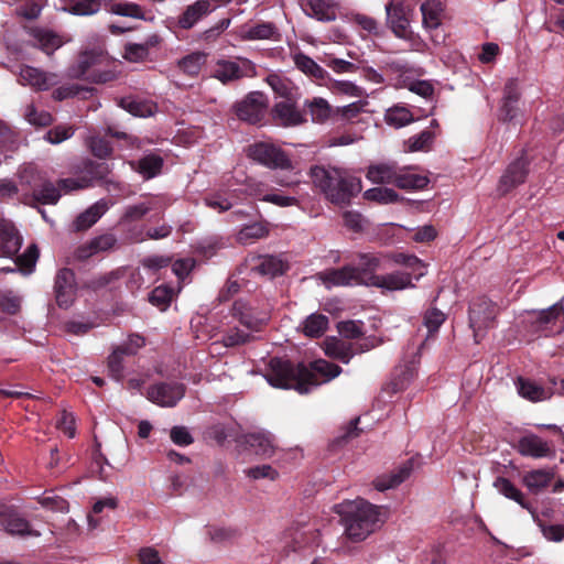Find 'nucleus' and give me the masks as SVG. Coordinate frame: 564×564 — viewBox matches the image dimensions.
<instances>
[{
  "instance_id": "3c124183",
  "label": "nucleus",
  "mask_w": 564,
  "mask_h": 564,
  "mask_svg": "<svg viewBox=\"0 0 564 564\" xmlns=\"http://www.w3.org/2000/svg\"><path fill=\"white\" fill-rule=\"evenodd\" d=\"M31 34L36 41V45L46 54H52L62 45L59 36L52 31L33 29Z\"/></svg>"
},
{
  "instance_id": "4468645a",
  "label": "nucleus",
  "mask_w": 564,
  "mask_h": 564,
  "mask_svg": "<svg viewBox=\"0 0 564 564\" xmlns=\"http://www.w3.org/2000/svg\"><path fill=\"white\" fill-rule=\"evenodd\" d=\"M83 176L77 181L73 178L59 180V186L65 189H78L89 187L94 181H104L110 173V167L105 162L85 160L83 162Z\"/></svg>"
},
{
  "instance_id": "052dcab7",
  "label": "nucleus",
  "mask_w": 564,
  "mask_h": 564,
  "mask_svg": "<svg viewBox=\"0 0 564 564\" xmlns=\"http://www.w3.org/2000/svg\"><path fill=\"white\" fill-rule=\"evenodd\" d=\"M384 118L386 122L394 128H401L414 121L412 112L404 107L389 109Z\"/></svg>"
},
{
  "instance_id": "e2e57ef3",
  "label": "nucleus",
  "mask_w": 564,
  "mask_h": 564,
  "mask_svg": "<svg viewBox=\"0 0 564 564\" xmlns=\"http://www.w3.org/2000/svg\"><path fill=\"white\" fill-rule=\"evenodd\" d=\"M151 209L152 206L144 202L134 205H129L126 207L119 224L123 226L133 221L141 220Z\"/></svg>"
},
{
  "instance_id": "338daca9",
  "label": "nucleus",
  "mask_w": 564,
  "mask_h": 564,
  "mask_svg": "<svg viewBox=\"0 0 564 564\" xmlns=\"http://www.w3.org/2000/svg\"><path fill=\"white\" fill-rule=\"evenodd\" d=\"M352 22L370 35L379 36L382 33L378 21L375 18L369 17L367 14H362V13L354 14Z\"/></svg>"
},
{
  "instance_id": "58836bf2",
  "label": "nucleus",
  "mask_w": 564,
  "mask_h": 564,
  "mask_svg": "<svg viewBox=\"0 0 564 564\" xmlns=\"http://www.w3.org/2000/svg\"><path fill=\"white\" fill-rule=\"evenodd\" d=\"M304 107L308 110L312 121L316 123H324L330 118H335V109L328 101L321 97L307 99Z\"/></svg>"
},
{
  "instance_id": "8fccbe9b",
  "label": "nucleus",
  "mask_w": 564,
  "mask_h": 564,
  "mask_svg": "<svg viewBox=\"0 0 564 564\" xmlns=\"http://www.w3.org/2000/svg\"><path fill=\"white\" fill-rule=\"evenodd\" d=\"M497 490L506 498L514 500L522 508L531 510L530 503L527 502L523 494L508 478L498 477L495 481Z\"/></svg>"
},
{
  "instance_id": "b1692460",
  "label": "nucleus",
  "mask_w": 564,
  "mask_h": 564,
  "mask_svg": "<svg viewBox=\"0 0 564 564\" xmlns=\"http://www.w3.org/2000/svg\"><path fill=\"white\" fill-rule=\"evenodd\" d=\"M215 10L209 0H197L193 4L186 7L177 19V26L182 30H191L203 18L207 17Z\"/></svg>"
},
{
  "instance_id": "864d4df0",
  "label": "nucleus",
  "mask_w": 564,
  "mask_h": 564,
  "mask_svg": "<svg viewBox=\"0 0 564 564\" xmlns=\"http://www.w3.org/2000/svg\"><path fill=\"white\" fill-rule=\"evenodd\" d=\"M120 107L135 117H150L154 113V105L131 97L121 98L119 102Z\"/></svg>"
},
{
  "instance_id": "603ef678",
  "label": "nucleus",
  "mask_w": 564,
  "mask_h": 564,
  "mask_svg": "<svg viewBox=\"0 0 564 564\" xmlns=\"http://www.w3.org/2000/svg\"><path fill=\"white\" fill-rule=\"evenodd\" d=\"M364 198L380 205L394 204L403 198L392 188L372 187L364 193Z\"/></svg>"
},
{
  "instance_id": "bf43d9fd",
  "label": "nucleus",
  "mask_w": 564,
  "mask_h": 564,
  "mask_svg": "<svg viewBox=\"0 0 564 564\" xmlns=\"http://www.w3.org/2000/svg\"><path fill=\"white\" fill-rule=\"evenodd\" d=\"M174 296V291L167 285H159L149 294V302L161 311L167 310Z\"/></svg>"
},
{
  "instance_id": "423d86ee",
  "label": "nucleus",
  "mask_w": 564,
  "mask_h": 564,
  "mask_svg": "<svg viewBox=\"0 0 564 564\" xmlns=\"http://www.w3.org/2000/svg\"><path fill=\"white\" fill-rule=\"evenodd\" d=\"M498 314L497 305L486 296H477L469 303L468 323L474 332L476 343L482 337V332L492 327Z\"/></svg>"
},
{
  "instance_id": "79ce46f5",
  "label": "nucleus",
  "mask_w": 564,
  "mask_h": 564,
  "mask_svg": "<svg viewBox=\"0 0 564 564\" xmlns=\"http://www.w3.org/2000/svg\"><path fill=\"white\" fill-rule=\"evenodd\" d=\"M126 356H133V349L129 347L117 346L108 357V372L109 376L116 381H121L123 379V358Z\"/></svg>"
},
{
  "instance_id": "0e129e2a",
  "label": "nucleus",
  "mask_w": 564,
  "mask_h": 564,
  "mask_svg": "<svg viewBox=\"0 0 564 564\" xmlns=\"http://www.w3.org/2000/svg\"><path fill=\"white\" fill-rule=\"evenodd\" d=\"M445 314L438 308L432 307L424 313L423 324L427 328L429 337H433L445 322Z\"/></svg>"
},
{
  "instance_id": "39448f33",
  "label": "nucleus",
  "mask_w": 564,
  "mask_h": 564,
  "mask_svg": "<svg viewBox=\"0 0 564 564\" xmlns=\"http://www.w3.org/2000/svg\"><path fill=\"white\" fill-rule=\"evenodd\" d=\"M107 62L106 54L101 50L84 51L79 54L76 65L72 68L73 76L90 80L93 83H107L112 79L110 72L100 70V66Z\"/></svg>"
},
{
  "instance_id": "13d9d810",
  "label": "nucleus",
  "mask_w": 564,
  "mask_h": 564,
  "mask_svg": "<svg viewBox=\"0 0 564 564\" xmlns=\"http://www.w3.org/2000/svg\"><path fill=\"white\" fill-rule=\"evenodd\" d=\"M251 333H247L238 327L229 328L221 337L220 343L228 348L241 346L254 340Z\"/></svg>"
},
{
  "instance_id": "e433bc0d",
  "label": "nucleus",
  "mask_w": 564,
  "mask_h": 564,
  "mask_svg": "<svg viewBox=\"0 0 564 564\" xmlns=\"http://www.w3.org/2000/svg\"><path fill=\"white\" fill-rule=\"evenodd\" d=\"M554 471L552 469H534L523 475L524 486L533 494H539L547 488L554 479Z\"/></svg>"
},
{
  "instance_id": "5701e85b",
  "label": "nucleus",
  "mask_w": 564,
  "mask_h": 564,
  "mask_svg": "<svg viewBox=\"0 0 564 564\" xmlns=\"http://www.w3.org/2000/svg\"><path fill=\"white\" fill-rule=\"evenodd\" d=\"M117 241V237L113 234L106 232L90 239L84 245H80L75 250V258L84 261L99 252L112 250L116 247Z\"/></svg>"
},
{
  "instance_id": "4d7b16f0",
  "label": "nucleus",
  "mask_w": 564,
  "mask_h": 564,
  "mask_svg": "<svg viewBox=\"0 0 564 564\" xmlns=\"http://www.w3.org/2000/svg\"><path fill=\"white\" fill-rule=\"evenodd\" d=\"M238 189L229 192H218L205 198V203L208 207L218 210L219 213L229 210L232 207L230 197H238Z\"/></svg>"
},
{
  "instance_id": "a211bd4d",
  "label": "nucleus",
  "mask_w": 564,
  "mask_h": 564,
  "mask_svg": "<svg viewBox=\"0 0 564 564\" xmlns=\"http://www.w3.org/2000/svg\"><path fill=\"white\" fill-rule=\"evenodd\" d=\"M0 524L10 535L40 536V532L33 530L30 522L12 508H4L0 511Z\"/></svg>"
},
{
  "instance_id": "2eb2a0df",
  "label": "nucleus",
  "mask_w": 564,
  "mask_h": 564,
  "mask_svg": "<svg viewBox=\"0 0 564 564\" xmlns=\"http://www.w3.org/2000/svg\"><path fill=\"white\" fill-rule=\"evenodd\" d=\"M231 315L237 318L242 326L251 332L262 330L270 319L269 311H258L242 300L234 302Z\"/></svg>"
},
{
  "instance_id": "6ab92c4d",
  "label": "nucleus",
  "mask_w": 564,
  "mask_h": 564,
  "mask_svg": "<svg viewBox=\"0 0 564 564\" xmlns=\"http://www.w3.org/2000/svg\"><path fill=\"white\" fill-rule=\"evenodd\" d=\"M520 99V90L518 80L510 78L503 87V97L498 112V119L502 122H513L519 115L518 102Z\"/></svg>"
},
{
  "instance_id": "a19ab883",
  "label": "nucleus",
  "mask_w": 564,
  "mask_h": 564,
  "mask_svg": "<svg viewBox=\"0 0 564 564\" xmlns=\"http://www.w3.org/2000/svg\"><path fill=\"white\" fill-rule=\"evenodd\" d=\"M437 135V132L431 130V129H424L420 133L414 134L410 137L408 140L404 141L403 148L404 152L412 153V152H426L432 149V145L435 141V138Z\"/></svg>"
},
{
  "instance_id": "9d476101",
  "label": "nucleus",
  "mask_w": 564,
  "mask_h": 564,
  "mask_svg": "<svg viewBox=\"0 0 564 564\" xmlns=\"http://www.w3.org/2000/svg\"><path fill=\"white\" fill-rule=\"evenodd\" d=\"M564 308L561 303H556L546 310L532 315L530 321L531 329L541 336L551 337L561 334L564 329L562 319Z\"/></svg>"
},
{
  "instance_id": "f3484780",
  "label": "nucleus",
  "mask_w": 564,
  "mask_h": 564,
  "mask_svg": "<svg viewBox=\"0 0 564 564\" xmlns=\"http://www.w3.org/2000/svg\"><path fill=\"white\" fill-rule=\"evenodd\" d=\"M318 279L326 286H348L354 284H362L364 278L360 270L354 265H344L341 268L326 269L318 273Z\"/></svg>"
},
{
  "instance_id": "dca6fc26",
  "label": "nucleus",
  "mask_w": 564,
  "mask_h": 564,
  "mask_svg": "<svg viewBox=\"0 0 564 564\" xmlns=\"http://www.w3.org/2000/svg\"><path fill=\"white\" fill-rule=\"evenodd\" d=\"M422 13L423 28L431 33V39L435 44H441L445 40V35L440 36L437 32L442 25L445 4L441 0H425L420 7Z\"/></svg>"
},
{
  "instance_id": "7ed1b4c3",
  "label": "nucleus",
  "mask_w": 564,
  "mask_h": 564,
  "mask_svg": "<svg viewBox=\"0 0 564 564\" xmlns=\"http://www.w3.org/2000/svg\"><path fill=\"white\" fill-rule=\"evenodd\" d=\"M338 512L343 517L345 533L351 541L365 540L378 527L379 508L364 499L341 505Z\"/></svg>"
},
{
  "instance_id": "473e14b6",
  "label": "nucleus",
  "mask_w": 564,
  "mask_h": 564,
  "mask_svg": "<svg viewBox=\"0 0 564 564\" xmlns=\"http://www.w3.org/2000/svg\"><path fill=\"white\" fill-rule=\"evenodd\" d=\"M289 269L288 262H285L279 256L263 254L258 257V261L254 264V270L260 274L274 278L282 275Z\"/></svg>"
},
{
  "instance_id": "aec40b11",
  "label": "nucleus",
  "mask_w": 564,
  "mask_h": 564,
  "mask_svg": "<svg viewBox=\"0 0 564 564\" xmlns=\"http://www.w3.org/2000/svg\"><path fill=\"white\" fill-rule=\"evenodd\" d=\"M61 191L69 192L70 189L62 188L59 182L56 186L51 181L40 178V182L32 185V195L25 197L24 203L30 206L35 204L55 205L61 198Z\"/></svg>"
},
{
  "instance_id": "cd10ccee",
  "label": "nucleus",
  "mask_w": 564,
  "mask_h": 564,
  "mask_svg": "<svg viewBox=\"0 0 564 564\" xmlns=\"http://www.w3.org/2000/svg\"><path fill=\"white\" fill-rule=\"evenodd\" d=\"M241 37L243 40H272L279 41V29L273 22L258 21L251 24H246L241 30Z\"/></svg>"
},
{
  "instance_id": "6e6d98bb",
  "label": "nucleus",
  "mask_w": 564,
  "mask_h": 564,
  "mask_svg": "<svg viewBox=\"0 0 564 564\" xmlns=\"http://www.w3.org/2000/svg\"><path fill=\"white\" fill-rule=\"evenodd\" d=\"M267 83L269 84V86L272 88L276 96L288 100H292L294 87L291 80L278 74H270L267 77Z\"/></svg>"
},
{
  "instance_id": "de8ad7c7",
  "label": "nucleus",
  "mask_w": 564,
  "mask_h": 564,
  "mask_svg": "<svg viewBox=\"0 0 564 564\" xmlns=\"http://www.w3.org/2000/svg\"><path fill=\"white\" fill-rule=\"evenodd\" d=\"M304 10L319 21H333L336 18L334 7L327 0H307Z\"/></svg>"
},
{
  "instance_id": "a878e982",
  "label": "nucleus",
  "mask_w": 564,
  "mask_h": 564,
  "mask_svg": "<svg viewBox=\"0 0 564 564\" xmlns=\"http://www.w3.org/2000/svg\"><path fill=\"white\" fill-rule=\"evenodd\" d=\"M413 471V459H408L393 469L390 474L379 476L375 479L373 485L378 491H384L395 488L406 480Z\"/></svg>"
},
{
  "instance_id": "c9c22d12",
  "label": "nucleus",
  "mask_w": 564,
  "mask_h": 564,
  "mask_svg": "<svg viewBox=\"0 0 564 564\" xmlns=\"http://www.w3.org/2000/svg\"><path fill=\"white\" fill-rule=\"evenodd\" d=\"M369 284L387 290H402L411 285V275L404 272H393L386 275H371Z\"/></svg>"
},
{
  "instance_id": "ea45409f",
  "label": "nucleus",
  "mask_w": 564,
  "mask_h": 564,
  "mask_svg": "<svg viewBox=\"0 0 564 564\" xmlns=\"http://www.w3.org/2000/svg\"><path fill=\"white\" fill-rule=\"evenodd\" d=\"M516 384L518 393L531 402L544 401L551 397L546 389L530 379L520 377Z\"/></svg>"
},
{
  "instance_id": "69168bd1",
  "label": "nucleus",
  "mask_w": 564,
  "mask_h": 564,
  "mask_svg": "<svg viewBox=\"0 0 564 564\" xmlns=\"http://www.w3.org/2000/svg\"><path fill=\"white\" fill-rule=\"evenodd\" d=\"M365 323L362 321H343L337 324V330L344 338L357 339L364 336Z\"/></svg>"
},
{
  "instance_id": "393cba45",
  "label": "nucleus",
  "mask_w": 564,
  "mask_h": 564,
  "mask_svg": "<svg viewBox=\"0 0 564 564\" xmlns=\"http://www.w3.org/2000/svg\"><path fill=\"white\" fill-rule=\"evenodd\" d=\"M22 238L15 227L0 218V257L11 258L21 248Z\"/></svg>"
},
{
  "instance_id": "774afa93",
  "label": "nucleus",
  "mask_w": 564,
  "mask_h": 564,
  "mask_svg": "<svg viewBox=\"0 0 564 564\" xmlns=\"http://www.w3.org/2000/svg\"><path fill=\"white\" fill-rule=\"evenodd\" d=\"M21 308V299L12 291L0 293V311L9 315H15Z\"/></svg>"
},
{
  "instance_id": "680f3d73",
  "label": "nucleus",
  "mask_w": 564,
  "mask_h": 564,
  "mask_svg": "<svg viewBox=\"0 0 564 564\" xmlns=\"http://www.w3.org/2000/svg\"><path fill=\"white\" fill-rule=\"evenodd\" d=\"M40 250L36 245H31L26 250L17 257L15 264L24 273H31L39 259Z\"/></svg>"
},
{
  "instance_id": "72a5a7b5",
  "label": "nucleus",
  "mask_w": 564,
  "mask_h": 564,
  "mask_svg": "<svg viewBox=\"0 0 564 564\" xmlns=\"http://www.w3.org/2000/svg\"><path fill=\"white\" fill-rule=\"evenodd\" d=\"M19 82L23 85H30L36 90H46L54 84L52 82V76L28 65L21 67Z\"/></svg>"
},
{
  "instance_id": "49530a36",
  "label": "nucleus",
  "mask_w": 564,
  "mask_h": 564,
  "mask_svg": "<svg viewBox=\"0 0 564 564\" xmlns=\"http://www.w3.org/2000/svg\"><path fill=\"white\" fill-rule=\"evenodd\" d=\"M329 319L323 314H311L302 323V330L305 336L311 338L322 337L327 330Z\"/></svg>"
},
{
  "instance_id": "c03bdc74",
  "label": "nucleus",
  "mask_w": 564,
  "mask_h": 564,
  "mask_svg": "<svg viewBox=\"0 0 564 564\" xmlns=\"http://www.w3.org/2000/svg\"><path fill=\"white\" fill-rule=\"evenodd\" d=\"M294 63L301 72L318 82L325 80L328 76V73L323 67L303 53L294 55Z\"/></svg>"
},
{
  "instance_id": "412c9836",
  "label": "nucleus",
  "mask_w": 564,
  "mask_h": 564,
  "mask_svg": "<svg viewBox=\"0 0 564 564\" xmlns=\"http://www.w3.org/2000/svg\"><path fill=\"white\" fill-rule=\"evenodd\" d=\"M514 448L520 455L535 459L551 457L554 454L551 445L533 433L521 436Z\"/></svg>"
},
{
  "instance_id": "9b49d317",
  "label": "nucleus",
  "mask_w": 564,
  "mask_h": 564,
  "mask_svg": "<svg viewBox=\"0 0 564 564\" xmlns=\"http://www.w3.org/2000/svg\"><path fill=\"white\" fill-rule=\"evenodd\" d=\"M268 97L261 91L249 93L241 101L234 106L239 120L250 124L261 123L268 109Z\"/></svg>"
},
{
  "instance_id": "f257e3e1",
  "label": "nucleus",
  "mask_w": 564,
  "mask_h": 564,
  "mask_svg": "<svg viewBox=\"0 0 564 564\" xmlns=\"http://www.w3.org/2000/svg\"><path fill=\"white\" fill-rule=\"evenodd\" d=\"M343 369L325 359H317L308 365L294 364L289 359L273 357L270 359L265 379L274 388L294 389L301 394L313 388L329 382L341 373Z\"/></svg>"
},
{
  "instance_id": "c756f323",
  "label": "nucleus",
  "mask_w": 564,
  "mask_h": 564,
  "mask_svg": "<svg viewBox=\"0 0 564 564\" xmlns=\"http://www.w3.org/2000/svg\"><path fill=\"white\" fill-rule=\"evenodd\" d=\"M129 164L144 180H151L161 173L164 160L159 154L150 153L137 161H130Z\"/></svg>"
},
{
  "instance_id": "f8f14e48",
  "label": "nucleus",
  "mask_w": 564,
  "mask_h": 564,
  "mask_svg": "<svg viewBox=\"0 0 564 564\" xmlns=\"http://www.w3.org/2000/svg\"><path fill=\"white\" fill-rule=\"evenodd\" d=\"M53 289L56 305L62 310L69 308L77 297L75 272L69 268L59 269L55 275Z\"/></svg>"
},
{
  "instance_id": "bb28decb",
  "label": "nucleus",
  "mask_w": 564,
  "mask_h": 564,
  "mask_svg": "<svg viewBox=\"0 0 564 564\" xmlns=\"http://www.w3.org/2000/svg\"><path fill=\"white\" fill-rule=\"evenodd\" d=\"M237 443L251 448L256 455L270 457L274 453V445L271 436L265 433H248L237 438Z\"/></svg>"
},
{
  "instance_id": "4be33fe9",
  "label": "nucleus",
  "mask_w": 564,
  "mask_h": 564,
  "mask_svg": "<svg viewBox=\"0 0 564 564\" xmlns=\"http://www.w3.org/2000/svg\"><path fill=\"white\" fill-rule=\"evenodd\" d=\"M271 116L274 123L282 127H294L306 122L295 104L288 99L276 102L271 110Z\"/></svg>"
},
{
  "instance_id": "09e8293b",
  "label": "nucleus",
  "mask_w": 564,
  "mask_h": 564,
  "mask_svg": "<svg viewBox=\"0 0 564 564\" xmlns=\"http://www.w3.org/2000/svg\"><path fill=\"white\" fill-rule=\"evenodd\" d=\"M172 232V226L167 224H163L159 227L149 228L145 234H143L142 229H138L137 227H133L130 229V234L128 235V238L130 241L133 242H141L145 239H152V240H160L169 237Z\"/></svg>"
},
{
  "instance_id": "7c9ffc66",
  "label": "nucleus",
  "mask_w": 564,
  "mask_h": 564,
  "mask_svg": "<svg viewBox=\"0 0 564 564\" xmlns=\"http://www.w3.org/2000/svg\"><path fill=\"white\" fill-rule=\"evenodd\" d=\"M108 204L104 199L96 202L85 212L80 213L73 223L75 231H85L93 227L107 212Z\"/></svg>"
},
{
  "instance_id": "1a4fd4ad",
  "label": "nucleus",
  "mask_w": 564,
  "mask_h": 564,
  "mask_svg": "<svg viewBox=\"0 0 564 564\" xmlns=\"http://www.w3.org/2000/svg\"><path fill=\"white\" fill-rule=\"evenodd\" d=\"M185 393L186 386L182 382L160 381L148 388L145 398L161 408H174Z\"/></svg>"
},
{
  "instance_id": "5fc2aeb1",
  "label": "nucleus",
  "mask_w": 564,
  "mask_h": 564,
  "mask_svg": "<svg viewBox=\"0 0 564 564\" xmlns=\"http://www.w3.org/2000/svg\"><path fill=\"white\" fill-rule=\"evenodd\" d=\"M207 61V54L204 52H194L184 56L178 62L180 69L191 77H195L199 74L202 66Z\"/></svg>"
},
{
  "instance_id": "37998d69",
  "label": "nucleus",
  "mask_w": 564,
  "mask_h": 564,
  "mask_svg": "<svg viewBox=\"0 0 564 564\" xmlns=\"http://www.w3.org/2000/svg\"><path fill=\"white\" fill-rule=\"evenodd\" d=\"M105 8L108 12L121 17L144 20V11L141 6L128 1L106 0Z\"/></svg>"
},
{
  "instance_id": "ddd939ff",
  "label": "nucleus",
  "mask_w": 564,
  "mask_h": 564,
  "mask_svg": "<svg viewBox=\"0 0 564 564\" xmlns=\"http://www.w3.org/2000/svg\"><path fill=\"white\" fill-rule=\"evenodd\" d=\"M530 160L523 150L521 155L509 163L501 175L497 191L500 195H507L517 186L523 184L529 174Z\"/></svg>"
},
{
  "instance_id": "0eeeda50",
  "label": "nucleus",
  "mask_w": 564,
  "mask_h": 564,
  "mask_svg": "<svg viewBox=\"0 0 564 564\" xmlns=\"http://www.w3.org/2000/svg\"><path fill=\"white\" fill-rule=\"evenodd\" d=\"M413 9L403 0H390L386 4V22L395 37L412 40L414 36L410 28Z\"/></svg>"
},
{
  "instance_id": "c85d7f7f",
  "label": "nucleus",
  "mask_w": 564,
  "mask_h": 564,
  "mask_svg": "<svg viewBox=\"0 0 564 564\" xmlns=\"http://www.w3.org/2000/svg\"><path fill=\"white\" fill-rule=\"evenodd\" d=\"M413 170L414 166H400L394 186L405 191L424 189L430 183L429 177L414 173Z\"/></svg>"
},
{
  "instance_id": "6e6552de",
  "label": "nucleus",
  "mask_w": 564,
  "mask_h": 564,
  "mask_svg": "<svg viewBox=\"0 0 564 564\" xmlns=\"http://www.w3.org/2000/svg\"><path fill=\"white\" fill-rule=\"evenodd\" d=\"M256 74L254 64L245 57L217 59L212 72V76L225 85L245 77H253Z\"/></svg>"
},
{
  "instance_id": "2f4dec72",
  "label": "nucleus",
  "mask_w": 564,
  "mask_h": 564,
  "mask_svg": "<svg viewBox=\"0 0 564 564\" xmlns=\"http://www.w3.org/2000/svg\"><path fill=\"white\" fill-rule=\"evenodd\" d=\"M400 166L394 163H380L370 165L366 177L373 184H395Z\"/></svg>"
},
{
  "instance_id": "20e7f679",
  "label": "nucleus",
  "mask_w": 564,
  "mask_h": 564,
  "mask_svg": "<svg viewBox=\"0 0 564 564\" xmlns=\"http://www.w3.org/2000/svg\"><path fill=\"white\" fill-rule=\"evenodd\" d=\"M246 153L252 161L271 170H291L293 167L289 154L272 142H254L247 148Z\"/></svg>"
},
{
  "instance_id": "4c0bfd02",
  "label": "nucleus",
  "mask_w": 564,
  "mask_h": 564,
  "mask_svg": "<svg viewBox=\"0 0 564 564\" xmlns=\"http://www.w3.org/2000/svg\"><path fill=\"white\" fill-rule=\"evenodd\" d=\"M415 377V370L412 365L405 364L397 366L391 375V380L387 384V390L391 393L403 391Z\"/></svg>"
},
{
  "instance_id": "f704fd0d",
  "label": "nucleus",
  "mask_w": 564,
  "mask_h": 564,
  "mask_svg": "<svg viewBox=\"0 0 564 564\" xmlns=\"http://www.w3.org/2000/svg\"><path fill=\"white\" fill-rule=\"evenodd\" d=\"M325 355L343 364H349L355 355L352 344L346 343L337 337H328L325 340Z\"/></svg>"
},
{
  "instance_id": "f03ea898",
  "label": "nucleus",
  "mask_w": 564,
  "mask_h": 564,
  "mask_svg": "<svg viewBox=\"0 0 564 564\" xmlns=\"http://www.w3.org/2000/svg\"><path fill=\"white\" fill-rule=\"evenodd\" d=\"M313 183L333 204L345 207L361 192V180L343 169L334 166H313Z\"/></svg>"
},
{
  "instance_id": "a18cd8bd",
  "label": "nucleus",
  "mask_w": 564,
  "mask_h": 564,
  "mask_svg": "<svg viewBox=\"0 0 564 564\" xmlns=\"http://www.w3.org/2000/svg\"><path fill=\"white\" fill-rule=\"evenodd\" d=\"M358 267L364 283L369 284V278L375 275L373 272L381 268L382 262L387 261L388 256H379L376 253H360L358 256Z\"/></svg>"
}]
</instances>
